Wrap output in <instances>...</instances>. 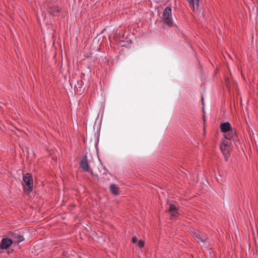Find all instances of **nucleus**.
I'll return each mask as SVG.
<instances>
[{"instance_id": "nucleus-1", "label": "nucleus", "mask_w": 258, "mask_h": 258, "mask_svg": "<svg viewBox=\"0 0 258 258\" xmlns=\"http://www.w3.org/2000/svg\"><path fill=\"white\" fill-rule=\"evenodd\" d=\"M188 231L199 244L205 246H208L209 239L207 234L193 228H189Z\"/></svg>"}, {"instance_id": "nucleus-2", "label": "nucleus", "mask_w": 258, "mask_h": 258, "mask_svg": "<svg viewBox=\"0 0 258 258\" xmlns=\"http://www.w3.org/2000/svg\"><path fill=\"white\" fill-rule=\"evenodd\" d=\"M161 19L163 22L168 26L171 27L173 25L171 9L170 7H167L164 10Z\"/></svg>"}, {"instance_id": "nucleus-3", "label": "nucleus", "mask_w": 258, "mask_h": 258, "mask_svg": "<svg viewBox=\"0 0 258 258\" xmlns=\"http://www.w3.org/2000/svg\"><path fill=\"white\" fill-rule=\"evenodd\" d=\"M43 7L44 9L47 10L48 13L52 16H58L59 14V10L53 3L47 2L44 4Z\"/></svg>"}, {"instance_id": "nucleus-4", "label": "nucleus", "mask_w": 258, "mask_h": 258, "mask_svg": "<svg viewBox=\"0 0 258 258\" xmlns=\"http://www.w3.org/2000/svg\"><path fill=\"white\" fill-rule=\"evenodd\" d=\"M24 182L25 184V189L30 192L33 188V179L31 174L26 173L23 176Z\"/></svg>"}, {"instance_id": "nucleus-5", "label": "nucleus", "mask_w": 258, "mask_h": 258, "mask_svg": "<svg viewBox=\"0 0 258 258\" xmlns=\"http://www.w3.org/2000/svg\"><path fill=\"white\" fill-rule=\"evenodd\" d=\"M13 243H19L24 240L23 236L19 232L15 231L12 234Z\"/></svg>"}, {"instance_id": "nucleus-6", "label": "nucleus", "mask_w": 258, "mask_h": 258, "mask_svg": "<svg viewBox=\"0 0 258 258\" xmlns=\"http://www.w3.org/2000/svg\"><path fill=\"white\" fill-rule=\"evenodd\" d=\"M13 243V240L11 239L4 238L1 241L0 248L2 249L8 248Z\"/></svg>"}, {"instance_id": "nucleus-7", "label": "nucleus", "mask_w": 258, "mask_h": 258, "mask_svg": "<svg viewBox=\"0 0 258 258\" xmlns=\"http://www.w3.org/2000/svg\"><path fill=\"white\" fill-rule=\"evenodd\" d=\"M81 167L84 171L90 172V166L88 162L87 155H85L81 162Z\"/></svg>"}, {"instance_id": "nucleus-8", "label": "nucleus", "mask_w": 258, "mask_h": 258, "mask_svg": "<svg viewBox=\"0 0 258 258\" xmlns=\"http://www.w3.org/2000/svg\"><path fill=\"white\" fill-rule=\"evenodd\" d=\"M231 126L228 122H226L221 124V131L224 133H227L230 131Z\"/></svg>"}, {"instance_id": "nucleus-9", "label": "nucleus", "mask_w": 258, "mask_h": 258, "mask_svg": "<svg viewBox=\"0 0 258 258\" xmlns=\"http://www.w3.org/2000/svg\"><path fill=\"white\" fill-rule=\"evenodd\" d=\"M109 189L112 194L114 195H118L119 194V189L117 185L115 184H111L110 185Z\"/></svg>"}, {"instance_id": "nucleus-10", "label": "nucleus", "mask_w": 258, "mask_h": 258, "mask_svg": "<svg viewBox=\"0 0 258 258\" xmlns=\"http://www.w3.org/2000/svg\"><path fill=\"white\" fill-rule=\"evenodd\" d=\"M169 212L172 216L175 217L176 216V214H177V212L176 208L174 205H170L169 206Z\"/></svg>"}, {"instance_id": "nucleus-11", "label": "nucleus", "mask_w": 258, "mask_h": 258, "mask_svg": "<svg viewBox=\"0 0 258 258\" xmlns=\"http://www.w3.org/2000/svg\"><path fill=\"white\" fill-rule=\"evenodd\" d=\"M187 1L194 9L198 8L200 0H187Z\"/></svg>"}, {"instance_id": "nucleus-12", "label": "nucleus", "mask_w": 258, "mask_h": 258, "mask_svg": "<svg viewBox=\"0 0 258 258\" xmlns=\"http://www.w3.org/2000/svg\"><path fill=\"white\" fill-rule=\"evenodd\" d=\"M76 87L79 92H82L84 90V88L83 87V82L82 81H78Z\"/></svg>"}, {"instance_id": "nucleus-13", "label": "nucleus", "mask_w": 258, "mask_h": 258, "mask_svg": "<svg viewBox=\"0 0 258 258\" xmlns=\"http://www.w3.org/2000/svg\"><path fill=\"white\" fill-rule=\"evenodd\" d=\"M220 149H221L222 152L224 155H226L229 152V148H227L226 147H225L221 145Z\"/></svg>"}, {"instance_id": "nucleus-14", "label": "nucleus", "mask_w": 258, "mask_h": 258, "mask_svg": "<svg viewBox=\"0 0 258 258\" xmlns=\"http://www.w3.org/2000/svg\"><path fill=\"white\" fill-rule=\"evenodd\" d=\"M225 138L228 140H230L232 137H233V134H232V132L231 133H225Z\"/></svg>"}, {"instance_id": "nucleus-15", "label": "nucleus", "mask_w": 258, "mask_h": 258, "mask_svg": "<svg viewBox=\"0 0 258 258\" xmlns=\"http://www.w3.org/2000/svg\"><path fill=\"white\" fill-rule=\"evenodd\" d=\"M229 143L228 141H224L223 142L222 144H221V146H223L225 147H226L229 148Z\"/></svg>"}, {"instance_id": "nucleus-16", "label": "nucleus", "mask_w": 258, "mask_h": 258, "mask_svg": "<svg viewBox=\"0 0 258 258\" xmlns=\"http://www.w3.org/2000/svg\"><path fill=\"white\" fill-rule=\"evenodd\" d=\"M138 245L140 247H142L144 246V242L142 241V240H140L139 242H138Z\"/></svg>"}, {"instance_id": "nucleus-17", "label": "nucleus", "mask_w": 258, "mask_h": 258, "mask_svg": "<svg viewBox=\"0 0 258 258\" xmlns=\"http://www.w3.org/2000/svg\"><path fill=\"white\" fill-rule=\"evenodd\" d=\"M138 241V239L136 237H134L132 238V241L133 242V243H136Z\"/></svg>"}, {"instance_id": "nucleus-18", "label": "nucleus", "mask_w": 258, "mask_h": 258, "mask_svg": "<svg viewBox=\"0 0 258 258\" xmlns=\"http://www.w3.org/2000/svg\"><path fill=\"white\" fill-rule=\"evenodd\" d=\"M202 104H203V113L205 112V110H204V101H203V98H202Z\"/></svg>"}, {"instance_id": "nucleus-19", "label": "nucleus", "mask_w": 258, "mask_h": 258, "mask_svg": "<svg viewBox=\"0 0 258 258\" xmlns=\"http://www.w3.org/2000/svg\"><path fill=\"white\" fill-rule=\"evenodd\" d=\"M107 173V170L104 169V174Z\"/></svg>"}]
</instances>
